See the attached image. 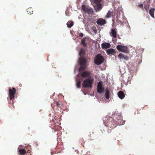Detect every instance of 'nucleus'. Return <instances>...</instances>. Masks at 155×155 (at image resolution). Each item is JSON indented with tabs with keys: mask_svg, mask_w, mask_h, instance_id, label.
<instances>
[{
	"mask_svg": "<svg viewBox=\"0 0 155 155\" xmlns=\"http://www.w3.org/2000/svg\"><path fill=\"white\" fill-rule=\"evenodd\" d=\"M112 14V11L109 10L106 16V18H110Z\"/></svg>",
	"mask_w": 155,
	"mask_h": 155,
	"instance_id": "nucleus-21",
	"label": "nucleus"
},
{
	"mask_svg": "<svg viewBox=\"0 0 155 155\" xmlns=\"http://www.w3.org/2000/svg\"><path fill=\"white\" fill-rule=\"evenodd\" d=\"M81 84V82L80 81H78L77 82L76 86L77 88H80V85Z\"/></svg>",
	"mask_w": 155,
	"mask_h": 155,
	"instance_id": "nucleus-24",
	"label": "nucleus"
},
{
	"mask_svg": "<svg viewBox=\"0 0 155 155\" xmlns=\"http://www.w3.org/2000/svg\"><path fill=\"white\" fill-rule=\"evenodd\" d=\"M67 27L69 28H71L73 25V23L72 21H68L67 24Z\"/></svg>",
	"mask_w": 155,
	"mask_h": 155,
	"instance_id": "nucleus-20",
	"label": "nucleus"
},
{
	"mask_svg": "<svg viewBox=\"0 0 155 155\" xmlns=\"http://www.w3.org/2000/svg\"><path fill=\"white\" fill-rule=\"evenodd\" d=\"M9 92L10 94V99L11 100L14 97V95L16 93V89L15 88H13L12 90L10 88L9 89Z\"/></svg>",
	"mask_w": 155,
	"mask_h": 155,
	"instance_id": "nucleus-9",
	"label": "nucleus"
},
{
	"mask_svg": "<svg viewBox=\"0 0 155 155\" xmlns=\"http://www.w3.org/2000/svg\"><path fill=\"white\" fill-rule=\"evenodd\" d=\"M149 8V5L148 4L144 5V8L147 12L148 11V9Z\"/></svg>",
	"mask_w": 155,
	"mask_h": 155,
	"instance_id": "nucleus-25",
	"label": "nucleus"
},
{
	"mask_svg": "<svg viewBox=\"0 0 155 155\" xmlns=\"http://www.w3.org/2000/svg\"><path fill=\"white\" fill-rule=\"evenodd\" d=\"M90 74V72L88 71H85L83 72L81 74L82 77H88Z\"/></svg>",
	"mask_w": 155,
	"mask_h": 155,
	"instance_id": "nucleus-16",
	"label": "nucleus"
},
{
	"mask_svg": "<svg viewBox=\"0 0 155 155\" xmlns=\"http://www.w3.org/2000/svg\"><path fill=\"white\" fill-rule=\"evenodd\" d=\"M155 8H151L150 10L149 14L153 18H154V12Z\"/></svg>",
	"mask_w": 155,
	"mask_h": 155,
	"instance_id": "nucleus-17",
	"label": "nucleus"
},
{
	"mask_svg": "<svg viewBox=\"0 0 155 155\" xmlns=\"http://www.w3.org/2000/svg\"><path fill=\"white\" fill-rule=\"evenodd\" d=\"M27 12H28V14H32V12H28V11H27Z\"/></svg>",
	"mask_w": 155,
	"mask_h": 155,
	"instance_id": "nucleus-29",
	"label": "nucleus"
},
{
	"mask_svg": "<svg viewBox=\"0 0 155 155\" xmlns=\"http://www.w3.org/2000/svg\"><path fill=\"white\" fill-rule=\"evenodd\" d=\"M114 118L115 119L116 121L119 125H123L125 123V121L123 120L122 116L120 114L118 115H117L116 114L115 115Z\"/></svg>",
	"mask_w": 155,
	"mask_h": 155,
	"instance_id": "nucleus-3",
	"label": "nucleus"
},
{
	"mask_svg": "<svg viewBox=\"0 0 155 155\" xmlns=\"http://www.w3.org/2000/svg\"><path fill=\"white\" fill-rule=\"evenodd\" d=\"M138 6L142 9L143 10V4H140L138 5Z\"/></svg>",
	"mask_w": 155,
	"mask_h": 155,
	"instance_id": "nucleus-27",
	"label": "nucleus"
},
{
	"mask_svg": "<svg viewBox=\"0 0 155 155\" xmlns=\"http://www.w3.org/2000/svg\"><path fill=\"white\" fill-rule=\"evenodd\" d=\"M106 52L108 55H112L114 54L115 52V51L114 49L110 48L106 50Z\"/></svg>",
	"mask_w": 155,
	"mask_h": 155,
	"instance_id": "nucleus-14",
	"label": "nucleus"
},
{
	"mask_svg": "<svg viewBox=\"0 0 155 155\" xmlns=\"http://www.w3.org/2000/svg\"><path fill=\"white\" fill-rule=\"evenodd\" d=\"M118 58L120 59L128 60L129 59V57L124 54L120 53L118 55Z\"/></svg>",
	"mask_w": 155,
	"mask_h": 155,
	"instance_id": "nucleus-12",
	"label": "nucleus"
},
{
	"mask_svg": "<svg viewBox=\"0 0 155 155\" xmlns=\"http://www.w3.org/2000/svg\"><path fill=\"white\" fill-rule=\"evenodd\" d=\"M104 60V58L101 54H98L96 56L94 61L96 64L99 65L102 63Z\"/></svg>",
	"mask_w": 155,
	"mask_h": 155,
	"instance_id": "nucleus-4",
	"label": "nucleus"
},
{
	"mask_svg": "<svg viewBox=\"0 0 155 155\" xmlns=\"http://www.w3.org/2000/svg\"><path fill=\"white\" fill-rule=\"evenodd\" d=\"M106 22L105 20L101 18H99L97 21V23L100 25H104L106 23Z\"/></svg>",
	"mask_w": 155,
	"mask_h": 155,
	"instance_id": "nucleus-13",
	"label": "nucleus"
},
{
	"mask_svg": "<svg viewBox=\"0 0 155 155\" xmlns=\"http://www.w3.org/2000/svg\"><path fill=\"white\" fill-rule=\"evenodd\" d=\"M101 0H94L92 4H100V3Z\"/></svg>",
	"mask_w": 155,
	"mask_h": 155,
	"instance_id": "nucleus-23",
	"label": "nucleus"
},
{
	"mask_svg": "<svg viewBox=\"0 0 155 155\" xmlns=\"http://www.w3.org/2000/svg\"><path fill=\"white\" fill-rule=\"evenodd\" d=\"M94 81V79L91 77L85 79L82 83V87L91 88Z\"/></svg>",
	"mask_w": 155,
	"mask_h": 155,
	"instance_id": "nucleus-2",
	"label": "nucleus"
},
{
	"mask_svg": "<svg viewBox=\"0 0 155 155\" xmlns=\"http://www.w3.org/2000/svg\"><path fill=\"white\" fill-rule=\"evenodd\" d=\"M95 10L96 11H99L102 8V6L100 4H92Z\"/></svg>",
	"mask_w": 155,
	"mask_h": 155,
	"instance_id": "nucleus-10",
	"label": "nucleus"
},
{
	"mask_svg": "<svg viewBox=\"0 0 155 155\" xmlns=\"http://www.w3.org/2000/svg\"><path fill=\"white\" fill-rule=\"evenodd\" d=\"M94 95V94H92L91 95V96H93Z\"/></svg>",
	"mask_w": 155,
	"mask_h": 155,
	"instance_id": "nucleus-32",
	"label": "nucleus"
},
{
	"mask_svg": "<svg viewBox=\"0 0 155 155\" xmlns=\"http://www.w3.org/2000/svg\"><path fill=\"white\" fill-rule=\"evenodd\" d=\"M84 52L85 50L83 48H81L79 52L80 58L78 60V63L80 65L78 70L79 72L85 69L87 65L86 59L83 58V56L84 55Z\"/></svg>",
	"mask_w": 155,
	"mask_h": 155,
	"instance_id": "nucleus-1",
	"label": "nucleus"
},
{
	"mask_svg": "<svg viewBox=\"0 0 155 155\" xmlns=\"http://www.w3.org/2000/svg\"><path fill=\"white\" fill-rule=\"evenodd\" d=\"M109 92V90L107 88L105 89V98L107 99H109L110 97Z\"/></svg>",
	"mask_w": 155,
	"mask_h": 155,
	"instance_id": "nucleus-18",
	"label": "nucleus"
},
{
	"mask_svg": "<svg viewBox=\"0 0 155 155\" xmlns=\"http://www.w3.org/2000/svg\"><path fill=\"white\" fill-rule=\"evenodd\" d=\"M97 91L98 93L101 94L104 92V88L103 86L102 81H100L97 84Z\"/></svg>",
	"mask_w": 155,
	"mask_h": 155,
	"instance_id": "nucleus-6",
	"label": "nucleus"
},
{
	"mask_svg": "<svg viewBox=\"0 0 155 155\" xmlns=\"http://www.w3.org/2000/svg\"><path fill=\"white\" fill-rule=\"evenodd\" d=\"M87 39V38H85L81 40L82 44L84 47H86L87 46V44L85 43L86 40Z\"/></svg>",
	"mask_w": 155,
	"mask_h": 155,
	"instance_id": "nucleus-19",
	"label": "nucleus"
},
{
	"mask_svg": "<svg viewBox=\"0 0 155 155\" xmlns=\"http://www.w3.org/2000/svg\"><path fill=\"white\" fill-rule=\"evenodd\" d=\"M117 48L120 51L127 53L128 51L127 47L123 45H118L117 46Z\"/></svg>",
	"mask_w": 155,
	"mask_h": 155,
	"instance_id": "nucleus-7",
	"label": "nucleus"
},
{
	"mask_svg": "<svg viewBox=\"0 0 155 155\" xmlns=\"http://www.w3.org/2000/svg\"><path fill=\"white\" fill-rule=\"evenodd\" d=\"M79 36L80 37H82L83 36V34L82 33H80L79 34Z\"/></svg>",
	"mask_w": 155,
	"mask_h": 155,
	"instance_id": "nucleus-28",
	"label": "nucleus"
},
{
	"mask_svg": "<svg viewBox=\"0 0 155 155\" xmlns=\"http://www.w3.org/2000/svg\"><path fill=\"white\" fill-rule=\"evenodd\" d=\"M94 32H95V33H96L97 32V30L96 29H94Z\"/></svg>",
	"mask_w": 155,
	"mask_h": 155,
	"instance_id": "nucleus-31",
	"label": "nucleus"
},
{
	"mask_svg": "<svg viewBox=\"0 0 155 155\" xmlns=\"http://www.w3.org/2000/svg\"><path fill=\"white\" fill-rule=\"evenodd\" d=\"M19 151L21 154H24L26 153V151L23 149H20L19 150Z\"/></svg>",
	"mask_w": 155,
	"mask_h": 155,
	"instance_id": "nucleus-22",
	"label": "nucleus"
},
{
	"mask_svg": "<svg viewBox=\"0 0 155 155\" xmlns=\"http://www.w3.org/2000/svg\"><path fill=\"white\" fill-rule=\"evenodd\" d=\"M101 48L103 49H107L110 47V45L109 43L104 42L101 44Z\"/></svg>",
	"mask_w": 155,
	"mask_h": 155,
	"instance_id": "nucleus-11",
	"label": "nucleus"
},
{
	"mask_svg": "<svg viewBox=\"0 0 155 155\" xmlns=\"http://www.w3.org/2000/svg\"><path fill=\"white\" fill-rule=\"evenodd\" d=\"M110 36L112 38V40L113 43H115L117 40V33L114 28H112L110 32Z\"/></svg>",
	"mask_w": 155,
	"mask_h": 155,
	"instance_id": "nucleus-5",
	"label": "nucleus"
},
{
	"mask_svg": "<svg viewBox=\"0 0 155 155\" xmlns=\"http://www.w3.org/2000/svg\"><path fill=\"white\" fill-rule=\"evenodd\" d=\"M132 78V77L131 76H129L128 77V79L127 81V82L129 83H130V81Z\"/></svg>",
	"mask_w": 155,
	"mask_h": 155,
	"instance_id": "nucleus-26",
	"label": "nucleus"
},
{
	"mask_svg": "<svg viewBox=\"0 0 155 155\" xmlns=\"http://www.w3.org/2000/svg\"><path fill=\"white\" fill-rule=\"evenodd\" d=\"M56 105H57L58 107V106L60 105V104H59L58 102H57Z\"/></svg>",
	"mask_w": 155,
	"mask_h": 155,
	"instance_id": "nucleus-30",
	"label": "nucleus"
},
{
	"mask_svg": "<svg viewBox=\"0 0 155 155\" xmlns=\"http://www.w3.org/2000/svg\"><path fill=\"white\" fill-rule=\"evenodd\" d=\"M118 97L121 99H123L125 97L124 93L121 91H120L118 93Z\"/></svg>",
	"mask_w": 155,
	"mask_h": 155,
	"instance_id": "nucleus-15",
	"label": "nucleus"
},
{
	"mask_svg": "<svg viewBox=\"0 0 155 155\" xmlns=\"http://www.w3.org/2000/svg\"><path fill=\"white\" fill-rule=\"evenodd\" d=\"M82 9L84 12L87 13L88 14H89L92 13L93 10L91 8H87L85 5H82Z\"/></svg>",
	"mask_w": 155,
	"mask_h": 155,
	"instance_id": "nucleus-8",
	"label": "nucleus"
}]
</instances>
